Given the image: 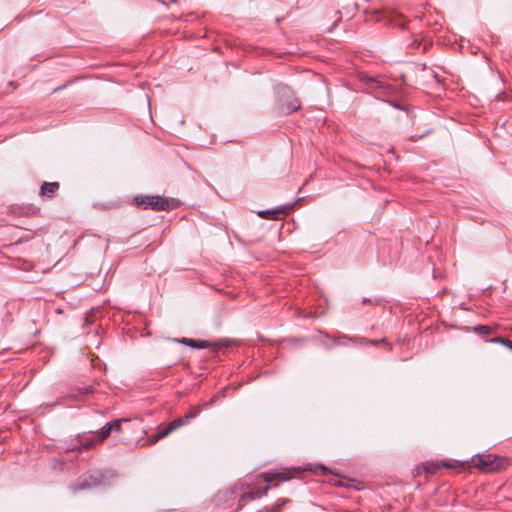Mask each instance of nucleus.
Here are the masks:
<instances>
[{
	"mask_svg": "<svg viewBox=\"0 0 512 512\" xmlns=\"http://www.w3.org/2000/svg\"><path fill=\"white\" fill-rule=\"evenodd\" d=\"M472 464L484 472H495L505 468L508 459L494 454L476 455L472 458Z\"/></svg>",
	"mask_w": 512,
	"mask_h": 512,
	"instance_id": "nucleus-2",
	"label": "nucleus"
},
{
	"mask_svg": "<svg viewBox=\"0 0 512 512\" xmlns=\"http://www.w3.org/2000/svg\"><path fill=\"white\" fill-rule=\"evenodd\" d=\"M100 482H101V481H100V479H99L98 477H92V476H91V484H92V485H97V484H99Z\"/></svg>",
	"mask_w": 512,
	"mask_h": 512,
	"instance_id": "nucleus-22",
	"label": "nucleus"
},
{
	"mask_svg": "<svg viewBox=\"0 0 512 512\" xmlns=\"http://www.w3.org/2000/svg\"><path fill=\"white\" fill-rule=\"evenodd\" d=\"M443 467L444 468H454L455 465H453L449 462L442 461V462L427 464L425 469L428 473H434L437 469H440Z\"/></svg>",
	"mask_w": 512,
	"mask_h": 512,
	"instance_id": "nucleus-12",
	"label": "nucleus"
},
{
	"mask_svg": "<svg viewBox=\"0 0 512 512\" xmlns=\"http://www.w3.org/2000/svg\"><path fill=\"white\" fill-rule=\"evenodd\" d=\"M269 489H270V485L252 489L242 495L241 501H249V500H254L256 498H260V497L266 495L268 493Z\"/></svg>",
	"mask_w": 512,
	"mask_h": 512,
	"instance_id": "nucleus-8",
	"label": "nucleus"
},
{
	"mask_svg": "<svg viewBox=\"0 0 512 512\" xmlns=\"http://www.w3.org/2000/svg\"><path fill=\"white\" fill-rule=\"evenodd\" d=\"M473 331L481 335H487L492 333L494 328L488 325H478L473 328Z\"/></svg>",
	"mask_w": 512,
	"mask_h": 512,
	"instance_id": "nucleus-15",
	"label": "nucleus"
},
{
	"mask_svg": "<svg viewBox=\"0 0 512 512\" xmlns=\"http://www.w3.org/2000/svg\"><path fill=\"white\" fill-rule=\"evenodd\" d=\"M490 342L493 343H499L507 347L508 349L512 350V341L503 337H495L490 340Z\"/></svg>",
	"mask_w": 512,
	"mask_h": 512,
	"instance_id": "nucleus-18",
	"label": "nucleus"
},
{
	"mask_svg": "<svg viewBox=\"0 0 512 512\" xmlns=\"http://www.w3.org/2000/svg\"><path fill=\"white\" fill-rule=\"evenodd\" d=\"M360 343H370L374 346H378V345H384L386 347L387 350H390V344L386 341L385 338H382V339H379V340H371V341H367L365 339H361L360 340Z\"/></svg>",
	"mask_w": 512,
	"mask_h": 512,
	"instance_id": "nucleus-16",
	"label": "nucleus"
},
{
	"mask_svg": "<svg viewBox=\"0 0 512 512\" xmlns=\"http://www.w3.org/2000/svg\"><path fill=\"white\" fill-rule=\"evenodd\" d=\"M111 432V427L107 423L104 427H102V429L99 432L96 433V441L102 442L103 440L109 437Z\"/></svg>",
	"mask_w": 512,
	"mask_h": 512,
	"instance_id": "nucleus-14",
	"label": "nucleus"
},
{
	"mask_svg": "<svg viewBox=\"0 0 512 512\" xmlns=\"http://www.w3.org/2000/svg\"><path fill=\"white\" fill-rule=\"evenodd\" d=\"M79 391L82 395H86V394L93 392V387L92 386L83 387V388H80Z\"/></svg>",
	"mask_w": 512,
	"mask_h": 512,
	"instance_id": "nucleus-21",
	"label": "nucleus"
},
{
	"mask_svg": "<svg viewBox=\"0 0 512 512\" xmlns=\"http://www.w3.org/2000/svg\"><path fill=\"white\" fill-rule=\"evenodd\" d=\"M183 426L182 420H173L171 421L166 427H163L159 432L158 435L161 439L167 437L170 433L177 430L178 428Z\"/></svg>",
	"mask_w": 512,
	"mask_h": 512,
	"instance_id": "nucleus-10",
	"label": "nucleus"
},
{
	"mask_svg": "<svg viewBox=\"0 0 512 512\" xmlns=\"http://www.w3.org/2000/svg\"><path fill=\"white\" fill-rule=\"evenodd\" d=\"M377 21H384L386 25L404 28L406 24L405 17L396 12L390 11L385 13H379Z\"/></svg>",
	"mask_w": 512,
	"mask_h": 512,
	"instance_id": "nucleus-6",
	"label": "nucleus"
},
{
	"mask_svg": "<svg viewBox=\"0 0 512 512\" xmlns=\"http://www.w3.org/2000/svg\"><path fill=\"white\" fill-rule=\"evenodd\" d=\"M78 485H79L80 489H84L86 486H89L90 484L83 481V482H79Z\"/></svg>",
	"mask_w": 512,
	"mask_h": 512,
	"instance_id": "nucleus-23",
	"label": "nucleus"
},
{
	"mask_svg": "<svg viewBox=\"0 0 512 512\" xmlns=\"http://www.w3.org/2000/svg\"><path fill=\"white\" fill-rule=\"evenodd\" d=\"M304 470H309L315 474H323V475H325L328 471V469L322 465H317L314 468H305Z\"/></svg>",
	"mask_w": 512,
	"mask_h": 512,
	"instance_id": "nucleus-19",
	"label": "nucleus"
},
{
	"mask_svg": "<svg viewBox=\"0 0 512 512\" xmlns=\"http://www.w3.org/2000/svg\"><path fill=\"white\" fill-rule=\"evenodd\" d=\"M276 93L284 112L291 113L300 108V102L294 97L293 91L289 86L285 84H278L276 86Z\"/></svg>",
	"mask_w": 512,
	"mask_h": 512,
	"instance_id": "nucleus-3",
	"label": "nucleus"
},
{
	"mask_svg": "<svg viewBox=\"0 0 512 512\" xmlns=\"http://www.w3.org/2000/svg\"><path fill=\"white\" fill-rule=\"evenodd\" d=\"M78 441H79L81 447L86 448V449L92 447L95 443H98L96 441V434L94 436H87V435L79 436Z\"/></svg>",
	"mask_w": 512,
	"mask_h": 512,
	"instance_id": "nucleus-13",
	"label": "nucleus"
},
{
	"mask_svg": "<svg viewBox=\"0 0 512 512\" xmlns=\"http://www.w3.org/2000/svg\"><path fill=\"white\" fill-rule=\"evenodd\" d=\"M299 468H294L292 470H283L281 472H265L261 473L257 476V479H262L264 482L270 484L274 480H280V481H288L293 477L294 473H299Z\"/></svg>",
	"mask_w": 512,
	"mask_h": 512,
	"instance_id": "nucleus-4",
	"label": "nucleus"
},
{
	"mask_svg": "<svg viewBox=\"0 0 512 512\" xmlns=\"http://www.w3.org/2000/svg\"><path fill=\"white\" fill-rule=\"evenodd\" d=\"M59 188V182H43L40 187L39 195L41 197L53 198Z\"/></svg>",
	"mask_w": 512,
	"mask_h": 512,
	"instance_id": "nucleus-7",
	"label": "nucleus"
},
{
	"mask_svg": "<svg viewBox=\"0 0 512 512\" xmlns=\"http://www.w3.org/2000/svg\"><path fill=\"white\" fill-rule=\"evenodd\" d=\"M175 341H177V339H175ZM178 342H180L184 345H187L189 347H192V348H198V349L211 348L213 351H217L220 348L228 345V343H226L224 341L212 343V342L205 341V340H194V339H190V338H182L181 340H178Z\"/></svg>",
	"mask_w": 512,
	"mask_h": 512,
	"instance_id": "nucleus-5",
	"label": "nucleus"
},
{
	"mask_svg": "<svg viewBox=\"0 0 512 512\" xmlns=\"http://www.w3.org/2000/svg\"><path fill=\"white\" fill-rule=\"evenodd\" d=\"M130 420L127 419V418H121V419H117V420H114L113 422H110L108 423L109 426L111 427V430L112 431H120L121 430V424L123 422H129Z\"/></svg>",
	"mask_w": 512,
	"mask_h": 512,
	"instance_id": "nucleus-17",
	"label": "nucleus"
},
{
	"mask_svg": "<svg viewBox=\"0 0 512 512\" xmlns=\"http://www.w3.org/2000/svg\"><path fill=\"white\" fill-rule=\"evenodd\" d=\"M285 211V208L279 207L271 210H260L257 212V215L263 219L278 220L280 219V216L285 213Z\"/></svg>",
	"mask_w": 512,
	"mask_h": 512,
	"instance_id": "nucleus-9",
	"label": "nucleus"
},
{
	"mask_svg": "<svg viewBox=\"0 0 512 512\" xmlns=\"http://www.w3.org/2000/svg\"><path fill=\"white\" fill-rule=\"evenodd\" d=\"M202 407L201 405L199 406H194V407H191L189 409V411L183 416V417H180V418H177L176 420H182L183 421V426L186 425L190 420L194 419L195 417L198 416V414L201 412L202 410Z\"/></svg>",
	"mask_w": 512,
	"mask_h": 512,
	"instance_id": "nucleus-11",
	"label": "nucleus"
},
{
	"mask_svg": "<svg viewBox=\"0 0 512 512\" xmlns=\"http://www.w3.org/2000/svg\"><path fill=\"white\" fill-rule=\"evenodd\" d=\"M134 203L143 209L153 211H168L177 208L180 201L174 198L162 197L159 195H139L134 197Z\"/></svg>",
	"mask_w": 512,
	"mask_h": 512,
	"instance_id": "nucleus-1",
	"label": "nucleus"
},
{
	"mask_svg": "<svg viewBox=\"0 0 512 512\" xmlns=\"http://www.w3.org/2000/svg\"><path fill=\"white\" fill-rule=\"evenodd\" d=\"M159 440H161V438H160V436L158 435V433H156V434H154V435L150 436V437L148 438V440H147V441H148V444H149V445H154V444H156Z\"/></svg>",
	"mask_w": 512,
	"mask_h": 512,
	"instance_id": "nucleus-20",
	"label": "nucleus"
}]
</instances>
